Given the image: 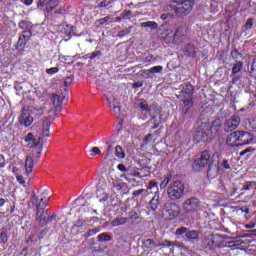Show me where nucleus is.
Listing matches in <instances>:
<instances>
[{
  "instance_id": "f257e3e1",
  "label": "nucleus",
  "mask_w": 256,
  "mask_h": 256,
  "mask_svg": "<svg viewBox=\"0 0 256 256\" xmlns=\"http://www.w3.org/2000/svg\"><path fill=\"white\" fill-rule=\"evenodd\" d=\"M167 195L170 201H179L185 197V184L182 181L176 180L169 184Z\"/></svg>"
},
{
  "instance_id": "f03ea898",
  "label": "nucleus",
  "mask_w": 256,
  "mask_h": 256,
  "mask_svg": "<svg viewBox=\"0 0 256 256\" xmlns=\"http://www.w3.org/2000/svg\"><path fill=\"white\" fill-rule=\"evenodd\" d=\"M176 4L173 9L177 17H185L193 11V6L195 5V0H174Z\"/></svg>"
},
{
  "instance_id": "7ed1b4c3",
  "label": "nucleus",
  "mask_w": 256,
  "mask_h": 256,
  "mask_svg": "<svg viewBox=\"0 0 256 256\" xmlns=\"http://www.w3.org/2000/svg\"><path fill=\"white\" fill-rule=\"evenodd\" d=\"M50 200L51 196L49 195V190L47 188H41L39 196H37L35 192H32L31 203L36 205V208L47 207Z\"/></svg>"
},
{
  "instance_id": "20e7f679",
  "label": "nucleus",
  "mask_w": 256,
  "mask_h": 256,
  "mask_svg": "<svg viewBox=\"0 0 256 256\" xmlns=\"http://www.w3.org/2000/svg\"><path fill=\"white\" fill-rule=\"evenodd\" d=\"M160 37L164 43H173L175 45V32L170 24H162L159 27Z\"/></svg>"
},
{
  "instance_id": "39448f33",
  "label": "nucleus",
  "mask_w": 256,
  "mask_h": 256,
  "mask_svg": "<svg viewBox=\"0 0 256 256\" xmlns=\"http://www.w3.org/2000/svg\"><path fill=\"white\" fill-rule=\"evenodd\" d=\"M209 159H211V154L207 150L198 154L192 164L194 171H199V169H203V167L208 165Z\"/></svg>"
},
{
  "instance_id": "423d86ee",
  "label": "nucleus",
  "mask_w": 256,
  "mask_h": 256,
  "mask_svg": "<svg viewBox=\"0 0 256 256\" xmlns=\"http://www.w3.org/2000/svg\"><path fill=\"white\" fill-rule=\"evenodd\" d=\"M219 175V153L215 152L211 157V162L208 165V179H215Z\"/></svg>"
},
{
  "instance_id": "0eeeda50",
  "label": "nucleus",
  "mask_w": 256,
  "mask_h": 256,
  "mask_svg": "<svg viewBox=\"0 0 256 256\" xmlns=\"http://www.w3.org/2000/svg\"><path fill=\"white\" fill-rule=\"evenodd\" d=\"M199 207H201V201L195 197L186 199L182 204V209L185 213H195L199 211Z\"/></svg>"
},
{
  "instance_id": "6e6552de",
  "label": "nucleus",
  "mask_w": 256,
  "mask_h": 256,
  "mask_svg": "<svg viewBox=\"0 0 256 256\" xmlns=\"http://www.w3.org/2000/svg\"><path fill=\"white\" fill-rule=\"evenodd\" d=\"M189 29L186 25L177 26L174 30V45H179L187 39Z\"/></svg>"
},
{
  "instance_id": "1a4fd4ad",
  "label": "nucleus",
  "mask_w": 256,
  "mask_h": 256,
  "mask_svg": "<svg viewBox=\"0 0 256 256\" xmlns=\"http://www.w3.org/2000/svg\"><path fill=\"white\" fill-rule=\"evenodd\" d=\"M163 213L164 215H168L170 220L175 219V217H179L181 207L175 202H168L164 205Z\"/></svg>"
},
{
  "instance_id": "9d476101",
  "label": "nucleus",
  "mask_w": 256,
  "mask_h": 256,
  "mask_svg": "<svg viewBox=\"0 0 256 256\" xmlns=\"http://www.w3.org/2000/svg\"><path fill=\"white\" fill-rule=\"evenodd\" d=\"M241 124V117L238 115H232L230 118L226 119L224 123V131L225 133H232L239 127Z\"/></svg>"
},
{
  "instance_id": "9b49d317",
  "label": "nucleus",
  "mask_w": 256,
  "mask_h": 256,
  "mask_svg": "<svg viewBox=\"0 0 256 256\" xmlns=\"http://www.w3.org/2000/svg\"><path fill=\"white\" fill-rule=\"evenodd\" d=\"M221 236L217 234H212L204 239L203 245L207 249H215L217 247H221Z\"/></svg>"
},
{
  "instance_id": "f8f14e48",
  "label": "nucleus",
  "mask_w": 256,
  "mask_h": 256,
  "mask_svg": "<svg viewBox=\"0 0 256 256\" xmlns=\"http://www.w3.org/2000/svg\"><path fill=\"white\" fill-rule=\"evenodd\" d=\"M20 125H23L24 127H31L33 124V117L31 116V113L29 112V107L24 106L22 108L21 115L18 119Z\"/></svg>"
},
{
  "instance_id": "ddd939ff",
  "label": "nucleus",
  "mask_w": 256,
  "mask_h": 256,
  "mask_svg": "<svg viewBox=\"0 0 256 256\" xmlns=\"http://www.w3.org/2000/svg\"><path fill=\"white\" fill-rule=\"evenodd\" d=\"M253 134L247 131H238V147H243V145H249L253 142Z\"/></svg>"
},
{
  "instance_id": "4468645a",
  "label": "nucleus",
  "mask_w": 256,
  "mask_h": 256,
  "mask_svg": "<svg viewBox=\"0 0 256 256\" xmlns=\"http://www.w3.org/2000/svg\"><path fill=\"white\" fill-rule=\"evenodd\" d=\"M57 5H59V0H39L37 3L39 9L46 7L47 13H52Z\"/></svg>"
},
{
  "instance_id": "2eb2a0df",
  "label": "nucleus",
  "mask_w": 256,
  "mask_h": 256,
  "mask_svg": "<svg viewBox=\"0 0 256 256\" xmlns=\"http://www.w3.org/2000/svg\"><path fill=\"white\" fill-rule=\"evenodd\" d=\"M228 147H239V131H233L226 137Z\"/></svg>"
},
{
  "instance_id": "dca6fc26",
  "label": "nucleus",
  "mask_w": 256,
  "mask_h": 256,
  "mask_svg": "<svg viewBox=\"0 0 256 256\" xmlns=\"http://www.w3.org/2000/svg\"><path fill=\"white\" fill-rule=\"evenodd\" d=\"M33 35L32 31H22L21 35L19 36L17 47L23 49L27 45V41L31 39Z\"/></svg>"
},
{
  "instance_id": "f3484780",
  "label": "nucleus",
  "mask_w": 256,
  "mask_h": 256,
  "mask_svg": "<svg viewBox=\"0 0 256 256\" xmlns=\"http://www.w3.org/2000/svg\"><path fill=\"white\" fill-rule=\"evenodd\" d=\"M25 143H28L29 149H34L35 147L41 145V138H35L33 133H28L24 138Z\"/></svg>"
},
{
  "instance_id": "a211bd4d",
  "label": "nucleus",
  "mask_w": 256,
  "mask_h": 256,
  "mask_svg": "<svg viewBox=\"0 0 256 256\" xmlns=\"http://www.w3.org/2000/svg\"><path fill=\"white\" fill-rule=\"evenodd\" d=\"M47 215L45 214V208H36V221L41 225V227H45L47 225Z\"/></svg>"
},
{
  "instance_id": "6ab92c4d",
  "label": "nucleus",
  "mask_w": 256,
  "mask_h": 256,
  "mask_svg": "<svg viewBox=\"0 0 256 256\" xmlns=\"http://www.w3.org/2000/svg\"><path fill=\"white\" fill-rule=\"evenodd\" d=\"M145 249H149V251H153V249H157V247H161V242H157L151 238H146L142 241Z\"/></svg>"
},
{
  "instance_id": "aec40b11",
  "label": "nucleus",
  "mask_w": 256,
  "mask_h": 256,
  "mask_svg": "<svg viewBox=\"0 0 256 256\" xmlns=\"http://www.w3.org/2000/svg\"><path fill=\"white\" fill-rule=\"evenodd\" d=\"M193 85L191 83H186L182 85V90H181V96L183 98H189L193 97V91H194Z\"/></svg>"
},
{
  "instance_id": "412c9836",
  "label": "nucleus",
  "mask_w": 256,
  "mask_h": 256,
  "mask_svg": "<svg viewBox=\"0 0 256 256\" xmlns=\"http://www.w3.org/2000/svg\"><path fill=\"white\" fill-rule=\"evenodd\" d=\"M182 103H183L182 114L187 115V113H189V109L193 107V97L183 98Z\"/></svg>"
},
{
  "instance_id": "4be33fe9",
  "label": "nucleus",
  "mask_w": 256,
  "mask_h": 256,
  "mask_svg": "<svg viewBox=\"0 0 256 256\" xmlns=\"http://www.w3.org/2000/svg\"><path fill=\"white\" fill-rule=\"evenodd\" d=\"M34 165H35V162L33 161V157L27 156L25 160L26 175H31V173H33Z\"/></svg>"
},
{
  "instance_id": "5701e85b",
  "label": "nucleus",
  "mask_w": 256,
  "mask_h": 256,
  "mask_svg": "<svg viewBox=\"0 0 256 256\" xmlns=\"http://www.w3.org/2000/svg\"><path fill=\"white\" fill-rule=\"evenodd\" d=\"M127 221H129L128 218L118 216L115 219L111 220L110 224L112 227H119L121 225H127Z\"/></svg>"
},
{
  "instance_id": "b1692460",
  "label": "nucleus",
  "mask_w": 256,
  "mask_h": 256,
  "mask_svg": "<svg viewBox=\"0 0 256 256\" xmlns=\"http://www.w3.org/2000/svg\"><path fill=\"white\" fill-rule=\"evenodd\" d=\"M49 129H51V120H49V118H46L43 120V124H42L43 137H49Z\"/></svg>"
},
{
  "instance_id": "393cba45",
  "label": "nucleus",
  "mask_w": 256,
  "mask_h": 256,
  "mask_svg": "<svg viewBox=\"0 0 256 256\" xmlns=\"http://www.w3.org/2000/svg\"><path fill=\"white\" fill-rule=\"evenodd\" d=\"M195 141L197 143H201V141H205L207 139V133L203 129H198L194 136Z\"/></svg>"
},
{
  "instance_id": "a878e982",
  "label": "nucleus",
  "mask_w": 256,
  "mask_h": 256,
  "mask_svg": "<svg viewBox=\"0 0 256 256\" xmlns=\"http://www.w3.org/2000/svg\"><path fill=\"white\" fill-rule=\"evenodd\" d=\"M251 189L253 190L252 195H256V181H247L242 188L243 191H249Z\"/></svg>"
},
{
  "instance_id": "bb28decb",
  "label": "nucleus",
  "mask_w": 256,
  "mask_h": 256,
  "mask_svg": "<svg viewBox=\"0 0 256 256\" xmlns=\"http://www.w3.org/2000/svg\"><path fill=\"white\" fill-rule=\"evenodd\" d=\"M150 211H157L159 207V194L155 193L154 197L149 202Z\"/></svg>"
},
{
  "instance_id": "cd10ccee",
  "label": "nucleus",
  "mask_w": 256,
  "mask_h": 256,
  "mask_svg": "<svg viewBox=\"0 0 256 256\" xmlns=\"http://www.w3.org/2000/svg\"><path fill=\"white\" fill-rule=\"evenodd\" d=\"M115 19L111 17V15L105 16L104 18H100L96 20V25H109L110 23H114Z\"/></svg>"
},
{
  "instance_id": "c85d7f7f",
  "label": "nucleus",
  "mask_w": 256,
  "mask_h": 256,
  "mask_svg": "<svg viewBox=\"0 0 256 256\" xmlns=\"http://www.w3.org/2000/svg\"><path fill=\"white\" fill-rule=\"evenodd\" d=\"M18 27L23 31H31V29H33V24L30 21L22 20L19 22Z\"/></svg>"
},
{
  "instance_id": "c756f323",
  "label": "nucleus",
  "mask_w": 256,
  "mask_h": 256,
  "mask_svg": "<svg viewBox=\"0 0 256 256\" xmlns=\"http://www.w3.org/2000/svg\"><path fill=\"white\" fill-rule=\"evenodd\" d=\"M221 125H223V123L221 122V119L214 120L212 122V125L210 126L211 133H217V131L221 129Z\"/></svg>"
},
{
  "instance_id": "7c9ffc66",
  "label": "nucleus",
  "mask_w": 256,
  "mask_h": 256,
  "mask_svg": "<svg viewBox=\"0 0 256 256\" xmlns=\"http://www.w3.org/2000/svg\"><path fill=\"white\" fill-rule=\"evenodd\" d=\"M52 104L57 109V108L61 107V105H63V99H61V96H59L57 94H53Z\"/></svg>"
},
{
  "instance_id": "2f4dec72",
  "label": "nucleus",
  "mask_w": 256,
  "mask_h": 256,
  "mask_svg": "<svg viewBox=\"0 0 256 256\" xmlns=\"http://www.w3.org/2000/svg\"><path fill=\"white\" fill-rule=\"evenodd\" d=\"M186 237L190 239V241H197V239H199V232L196 230H188Z\"/></svg>"
},
{
  "instance_id": "473e14b6",
  "label": "nucleus",
  "mask_w": 256,
  "mask_h": 256,
  "mask_svg": "<svg viewBox=\"0 0 256 256\" xmlns=\"http://www.w3.org/2000/svg\"><path fill=\"white\" fill-rule=\"evenodd\" d=\"M140 27H144V28H149V29H158L159 28V24H157V22L154 21H147V22H142L140 24Z\"/></svg>"
},
{
  "instance_id": "72a5a7b5",
  "label": "nucleus",
  "mask_w": 256,
  "mask_h": 256,
  "mask_svg": "<svg viewBox=\"0 0 256 256\" xmlns=\"http://www.w3.org/2000/svg\"><path fill=\"white\" fill-rule=\"evenodd\" d=\"M243 69V63L241 61H236L232 67V75H237Z\"/></svg>"
},
{
  "instance_id": "f704fd0d",
  "label": "nucleus",
  "mask_w": 256,
  "mask_h": 256,
  "mask_svg": "<svg viewBox=\"0 0 256 256\" xmlns=\"http://www.w3.org/2000/svg\"><path fill=\"white\" fill-rule=\"evenodd\" d=\"M115 155L118 159H125V150L120 145L115 147Z\"/></svg>"
},
{
  "instance_id": "c9c22d12",
  "label": "nucleus",
  "mask_w": 256,
  "mask_h": 256,
  "mask_svg": "<svg viewBox=\"0 0 256 256\" xmlns=\"http://www.w3.org/2000/svg\"><path fill=\"white\" fill-rule=\"evenodd\" d=\"M111 239H112V237L108 233H102V234L98 235L99 243H107V242L111 241Z\"/></svg>"
},
{
  "instance_id": "e433bc0d",
  "label": "nucleus",
  "mask_w": 256,
  "mask_h": 256,
  "mask_svg": "<svg viewBox=\"0 0 256 256\" xmlns=\"http://www.w3.org/2000/svg\"><path fill=\"white\" fill-rule=\"evenodd\" d=\"M185 51L188 57H193V55H195V46H193V44H187L185 46Z\"/></svg>"
},
{
  "instance_id": "4c0bfd02",
  "label": "nucleus",
  "mask_w": 256,
  "mask_h": 256,
  "mask_svg": "<svg viewBox=\"0 0 256 256\" xmlns=\"http://www.w3.org/2000/svg\"><path fill=\"white\" fill-rule=\"evenodd\" d=\"M188 231H189V228L180 227V228L176 229L175 235L177 237H182V235H185V237H187Z\"/></svg>"
},
{
  "instance_id": "58836bf2",
  "label": "nucleus",
  "mask_w": 256,
  "mask_h": 256,
  "mask_svg": "<svg viewBox=\"0 0 256 256\" xmlns=\"http://www.w3.org/2000/svg\"><path fill=\"white\" fill-rule=\"evenodd\" d=\"M0 239L2 243H7V241H9V236H7V228H2L0 233Z\"/></svg>"
},
{
  "instance_id": "ea45409f",
  "label": "nucleus",
  "mask_w": 256,
  "mask_h": 256,
  "mask_svg": "<svg viewBox=\"0 0 256 256\" xmlns=\"http://www.w3.org/2000/svg\"><path fill=\"white\" fill-rule=\"evenodd\" d=\"M42 152H43V144H40L34 147V153H36L37 161H39Z\"/></svg>"
},
{
  "instance_id": "a19ab883",
  "label": "nucleus",
  "mask_w": 256,
  "mask_h": 256,
  "mask_svg": "<svg viewBox=\"0 0 256 256\" xmlns=\"http://www.w3.org/2000/svg\"><path fill=\"white\" fill-rule=\"evenodd\" d=\"M220 167L224 169V171H231V164H229V160L227 159L222 160Z\"/></svg>"
},
{
  "instance_id": "79ce46f5",
  "label": "nucleus",
  "mask_w": 256,
  "mask_h": 256,
  "mask_svg": "<svg viewBox=\"0 0 256 256\" xmlns=\"http://www.w3.org/2000/svg\"><path fill=\"white\" fill-rule=\"evenodd\" d=\"M148 73L155 74V73H161L163 71V66H154L147 70Z\"/></svg>"
},
{
  "instance_id": "37998d69",
  "label": "nucleus",
  "mask_w": 256,
  "mask_h": 256,
  "mask_svg": "<svg viewBox=\"0 0 256 256\" xmlns=\"http://www.w3.org/2000/svg\"><path fill=\"white\" fill-rule=\"evenodd\" d=\"M132 29H133V27L126 28V29H124L122 31H119L117 35H118V37L123 38L126 35H129V33H131Z\"/></svg>"
},
{
  "instance_id": "c03bdc74",
  "label": "nucleus",
  "mask_w": 256,
  "mask_h": 256,
  "mask_svg": "<svg viewBox=\"0 0 256 256\" xmlns=\"http://www.w3.org/2000/svg\"><path fill=\"white\" fill-rule=\"evenodd\" d=\"M139 107L142 111H148V113H151V109H149V104H147V101L143 100L140 102Z\"/></svg>"
},
{
  "instance_id": "a18cd8bd",
  "label": "nucleus",
  "mask_w": 256,
  "mask_h": 256,
  "mask_svg": "<svg viewBox=\"0 0 256 256\" xmlns=\"http://www.w3.org/2000/svg\"><path fill=\"white\" fill-rule=\"evenodd\" d=\"M160 247H175V242L163 240L162 242H160Z\"/></svg>"
},
{
  "instance_id": "49530a36",
  "label": "nucleus",
  "mask_w": 256,
  "mask_h": 256,
  "mask_svg": "<svg viewBox=\"0 0 256 256\" xmlns=\"http://www.w3.org/2000/svg\"><path fill=\"white\" fill-rule=\"evenodd\" d=\"M171 181V178L165 177L163 181L160 183V189H165L169 185V182Z\"/></svg>"
},
{
  "instance_id": "de8ad7c7",
  "label": "nucleus",
  "mask_w": 256,
  "mask_h": 256,
  "mask_svg": "<svg viewBox=\"0 0 256 256\" xmlns=\"http://www.w3.org/2000/svg\"><path fill=\"white\" fill-rule=\"evenodd\" d=\"M46 73L48 75H55V73H59V68L58 67L48 68L46 69Z\"/></svg>"
},
{
  "instance_id": "09e8293b",
  "label": "nucleus",
  "mask_w": 256,
  "mask_h": 256,
  "mask_svg": "<svg viewBox=\"0 0 256 256\" xmlns=\"http://www.w3.org/2000/svg\"><path fill=\"white\" fill-rule=\"evenodd\" d=\"M90 153L92 157H95V155H101V150L99 147H92Z\"/></svg>"
},
{
  "instance_id": "8fccbe9b",
  "label": "nucleus",
  "mask_w": 256,
  "mask_h": 256,
  "mask_svg": "<svg viewBox=\"0 0 256 256\" xmlns=\"http://www.w3.org/2000/svg\"><path fill=\"white\" fill-rule=\"evenodd\" d=\"M241 55V53H239V50H237V48H234L232 51H231V57L232 59H239V56Z\"/></svg>"
},
{
  "instance_id": "3c124183",
  "label": "nucleus",
  "mask_w": 256,
  "mask_h": 256,
  "mask_svg": "<svg viewBox=\"0 0 256 256\" xmlns=\"http://www.w3.org/2000/svg\"><path fill=\"white\" fill-rule=\"evenodd\" d=\"M129 217L132 221H137L139 219V214L135 211L129 213Z\"/></svg>"
},
{
  "instance_id": "603ef678",
  "label": "nucleus",
  "mask_w": 256,
  "mask_h": 256,
  "mask_svg": "<svg viewBox=\"0 0 256 256\" xmlns=\"http://www.w3.org/2000/svg\"><path fill=\"white\" fill-rule=\"evenodd\" d=\"M147 190L145 189H139V190H136V191H133L132 195L134 197H139L140 195H143V193H146Z\"/></svg>"
},
{
  "instance_id": "864d4df0",
  "label": "nucleus",
  "mask_w": 256,
  "mask_h": 256,
  "mask_svg": "<svg viewBox=\"0 0 256 256\" xmlns=\"http://www.w3.org/2000/svg\"><path fill=\"white\" fill-rule=\"evenodd\" d=\"M245 29L246 30H249L253 27V18H249L247 21H246V24H245Z\"/></svg>"
},
{
  "instance_id": "5fc2aeb1",
  "label": "nucleus",
  "mask_w": 256,
  "mask_h": 256,
  "mask_svg": "<svg viewBox=\"0 0 256 256\" xmlns=\"http://www.w3.org/2000/svg\"><path fill=\"white\" fill-rule=\"evenodd\" d=\"M71 83H73V76H68L64 81V85H65V87H69V85H71Z\"/></svg>"
},
{
  "instance_id": "6e6d98bb",
  "label": "nucleus",
  "mask_w": 256,
  "mask_h": 256,
  "mask_svg": "<svg viewBox=\"0 0 256 256\" xmlns=\"http://www.w3.org/2000/svg\"><path fill=\"white\" fill-rule=\"evenodd\" d=\"M85 222L83 221V219L79 218L76 223L74 224V227H77L78 229H81V227H83V224Z\"/></svg>"
},
{
  "instance_id": "4d7b16f0",
  "label": "nucleus",
  "mask_w": 256,
  "mask_h": 256,
  "mask_svg": "<svg viewBox=\"0 0 256 256\" xmlns=\"http://www.w3.org/2000/svg\"><path fill=\"white\" fill-rule=\"evenodd\" d=\"M111 5V1L103 0L102 2L98 3V7H109Z\"/></svg>"
},
{
  "instance_id": "13d9d810",
  "label": "nucleus",
  "mask_w": 256,
  "mask_h": 256,
  "mask_svg": "<svg viewBox=\"0 0 256 256\" xmlns=\"http://www.w3.org/2000/svg\"><path fill=\"white\" fill-rule=\"evenodd\" d=\"M80 211H83L84 213H91V208L89 207V205H82L80 207Z\"/></svg>"
},
{
  "instance_id": "bf43d9fd",
  "label": "nucleus",
  "mask_w": 256,
  "mask_h": 256,
  "mask_svg": "<svg viewBox=\"0 0 256 256\" xmlns=\"http://www.w3.org/2000/svg\"><path fill=\"white\" fill-rule=\"evenodd\" d=\"M117 169H118V171H121V173H127V171H129V170L127 169V167H125L124 164H119V165L117 166Z\"/></svg>"
},
{
  "instance_id": "052dcab7",
  "label": "nucleus",
  "mask_w": 256,
  "mask_h": 256,
  "mask_svg": "<svg viewBox=\"0 0 256 256\" xmlns=\"http://www.w3.org/2000/svg\"><path fill=\"white\" fill-rule=\"evenodd\" d=\"M110 107H112L114 113H116V115H118V113L121 111V108L119 107V105H115V102H113V105L110 104Z\"/></svg>"
},
{
  "instance_id": "680f3d73",
  "label": "nucleus",
  "mask_w": 256,
  "mask_h": 256,
  "mask_svg": "<svg viewBox=\"0 0 256 256\" xmlns=\"http://www.w3.org/2000/svg\"><path fill=\"white\" fill-rule=\"evenodd\" d=\"M151 139H153V134L146 135L144 138L145 145H149V143H151Z\"/></svg>"
},
{
  "instance_id": "e2e57ef3",
  "label": "nucleus",
  "mask_w": 256,
  "mask_h": 256,
  "mask_svg": "<svg viewBox=\"0 0 256 256\" xmlns=\"http://www.w3.org/2000/svg\"><path fill=\"white\" fill-rule=\"evenodd\" d=\"M249 125H250V128L252 131H256V118L255 119H252L250 122H249Z\"/></svg>"
},
{
  "instance_id": "0e129e2a",
  "label": "nucleus",
  "mask_w": 256,
  "mask_h": 256,
  "mask_svg": "<svg viewBox=\"0 0 256 256\" xmlns=\"http://www.w3.org/2000/svg\"><path fill=\"white\" fill-rule=\"evenodd\" d=\"M57 219V214L53 213L51 216L47 217V223H51Z\"/></svg>"
},
{
  "instance_id": "69168bd1",
  "label": "nucleus",
  "mask_w": 256,
  "mask_h": 256,
  "mask_svg": "<svg viewBox=\"0 0 256 256\" xmlns=\"http://www.w3.org/2000/svg\"><path fill=\"white\" fill-rule=\"evenodd\" d=\"M96 57H101V51H96L90 54V59H96Z\"/></svg>"
},
{
  "instance_id": "338daca9",
  "label": "nucleus",
  "mask_w": 256,
  "mask_h": 256,
  "mask_svg": "<svg viewBox=\"0 0 256 256\" xmlns=\"http://www.w3.org/2000/svg\"><path fill=\"white\" fill-rule=\"evenodd\" d=\"M16 179L20 185H25V178L22 175L17 176Z\"/></svg>"
},
{
  "instance_id": "774afa93",
  "label": "nucleus",
  "mask_w": 256,
  "mask_h": 256,
  "mask_svg": "<svg viewBox=\"0 0 256 256\" xmlns=\"http://www.w3.org/2000/svg\"><path fill=\"white\" fill-rule=\"evenodd\" d=\"M5 167V157L0 154V169Z\"/></svg>"
}]
</instances>
